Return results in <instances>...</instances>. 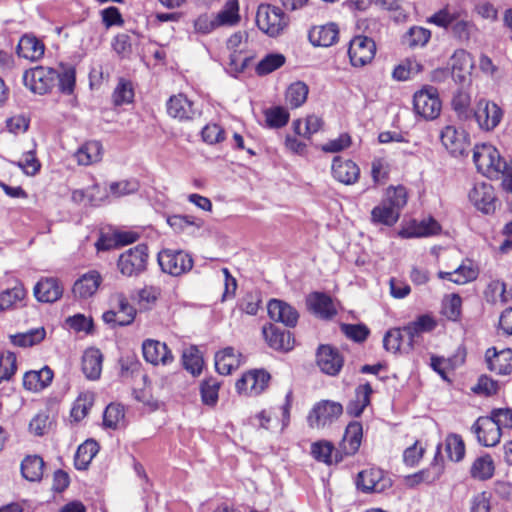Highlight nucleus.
<instances>
[{
	"instance_id": "f257e3e1",
	"label": "nucleus",
	"mask_w": 512,
	"mask_h": 512,
	"mask_svg": "<svg viewBox=\"0 0 512 512\" xmlns=\"http://www.w3.org/2000/svg\"><path fill=\"white\" fill-rule=\"evenodd\" d=\"M465 14L462 10L452 9L445 6L429 17V23L449 31L451 36L462 44H467L478 32L476 24L462 17Z\"/></svg>"
},
{
	"instance_id": "f03ea898",
	"label": "nucleus",
	"mask_w": 512,
	"mask_h": 512,
	"mask_svg": "<svg viewBox=\"0 0 512 512\" xmlns=\"http://www.w3.org/2000/svg\"><path fill=\"white\" fill-rule=\"evenodd\" d=\"M473 161L477 170L488 177L500 175V170H503L508 163L501 158L499 151L495 147L487 144L475 146Z\"/></svg>"
},
{
	"instance_id": "7ed1b4c3",
	"label": "nucleus",
	"mask_w": 512,
	"mask_h": 512,
	"mask_svg": "<svg viewBox=\"0 0 512 512\" xmlns=\"http://www.w3.org/2000/svg\"><path fill=\"white\" fill-rule=\"evenodd\" d=\"M414 112L425 120L436 119L441 112L442 102L437 88L426 85L413 96Z\"/></svg>"
},
{
	"instance_id": "20e7f679",
	"label": "nucleus",
	"mask_w": 512,
	"mask_h": 512,
	"mask_svg": "<svg viewBox=\"0 0 512 512\" xmlns=\"http://www.w3.org/2000/svg\"><path fill=\"white\" fill-rule=\"evenodd\" d=\"M256 23L264 33L275 37L287 27L289 18L279 7L261 4L257 10Z\"/></svg>"
},
{
	"instance_id": "39448f33",
	"label": "nucleus",
	"mask_w": 512,
	"mask_h": 512,
	"mask_svg": "<svg viewBox=\"0 0 512 512\" xmlns=\"http://www.w3.org/2000/svg\"><path fill=\"white\" fill-rule=\"evenodd\" d=\"M57 76L53 68L38 66L24 72L23 83L33 93L43 95L54 86Z\"/></svg>"
},
{
	"instance_id": "423d86ee",
	"label": "nucleus",
	"mask_w": 512,
	"mask_h": 512,
	"mask_svg": "<svg viewBox=\"0 0 512 512\" xmlns=\"http://www.w3.org/2000/svg\"><path fill=\"white\" fill-rule=\"evenodd\" d=\"M343 413V406L339 402L323 400L317 403L308 415L310 427H324L332 423Z\"/></svg>"
},
{
	"instance_id": "0eeeda50",
	"label": "nucleus",
	"mask_w": 512,
	"mask_h": 512,
	"mask_svg": "<svg viewBox=\"0 0 512 512\" xmlns=\"http://www.w3.org/2000/svg\"><path fill=\"white\" fill-rule=\"evenodd\" d=\"M376 44L367 36H356L350 41L348 55L354 67H363L375 56Z\"/></svg>"
},
{
	"instance_id": "6e6552de",
	"label": "nucleus",
	"mask_w": 512,
	"mask_h": 512,
	"mask_svg": "<svg viewBox=\"0 0 512 512\" xmlns=\"http://www.w3.org/2000/svg\"><path fill=\"white\" fill-rule=\"evenodd\" d=\"M166 109L169 116L179 121H191L201 116V110L182 93L171 96Z\"/></svg>"
},
{
	"instance_id": "1a4fd4ad",
	"label": "nucleus",
	"mask_w": 512,
	"mask_h": 512,
	"mask_svg": "<svg viewBox=\"0 0 512 512\" xmlns=\"http://www.w3.org/2000/svg\"><path fill=\"white\" fill-rule=\"evenodd\" d=\"M503 116L501 108L486 99H481L477 103V108L472 114V118H475L479 127L486 131L495 129Z\"/></svg>"
},
{
	"instance_id": "9d476101",
	"label": "nucleus",
	"mask_w": 512,
	"mask_h": 512,
	"mask_svg": "<svg viewBox=\"0 0 512 512\" xmlns=\"http://www.w3.org/2000/svg\"><path fill=\"white\" fill-rule=\"evenodd\" d=\"M470 430L482 446L492 447L500 442L501 432L490 415L478 417Z\"/></svg>"
},
{
	"instance_id": "9b49d317",
	"label": "nucleus",
	"mask_w": 512,
	"mask_h": 512,
	"mask_svg": "<svg viewBox=\"0 0 512 512\" xmlns=\"http://www.w3.org/2000/svg\"><path fill=\"white\" fill-rule=\"evenodd\" d=\"M316 363L323 373L336 376L343 367L344 359L338 349L331 345H320L316 352Z\"/></svg>"
},
{
	"instance_id": "f8f14e48",
	"label": "nucleus",
	"mask_w": 512,
	"mask_h": 512,
	"mask_svg": "<svg viewBox=\"0 0 512 512\" xmlns=\"http://www.w3.org/2000/svg\"><path fill=\"white\" fill-rule=\"evenodd\" d=\"M270 378V374L263 369L252 370L236 382V389L239 393L259 395L267 388Z\"/></svg>"
},
{
	"instance_id": "ddd939ff",
	"label": "nucleus",
	"mask_w": 512,
	"mask_h": 512,
	"mask_svg": "<svg viewBox=\"0 0 512 512\" xmlns=\"http://www.w3.org/2000/svg\"><path fill=\"white\" fill-rule=\"evenodd\" d=\"M262 332L267 344L272 349L282 352L293 349L295 339L290 331L281 328L277 324L270 323L263 326Z\"/></svg>"
},
{
	"instance_id": "4468645a",
	"label": "nucleus",
	"mask_w": 512,
	"mask_h": 512,
	"mask_svg": "<svg viewBox=\"0 0 512 512\" xmlns=\"http://www.w3.org/2000/svg\"><path fill=\"white\" fill-rule=\"evenodd\" d=\"M471 203L483 213L489 214L495 211L496 196L491 184L476 183L469 192Z\"/></svg>"
},
{
	"instance_id": "2eb2a0df",
	"label": "nucleus",
	"mask_w": 512,
	"mask_h": 512,
	"mask_svg": "<svg viewBox=\"0 0 512 512\" xmlns=\"http://www.w3.org/2000/svg\"><path fill=\"white\" fill-rule=\"evenodd\" d=\"M389 485V479L379 468H369L358 473L356 486L364 493H380Z\"/></svg>"
},
{
	"instance_id": "dca6fc26",
	"label": "nucleus",
	"mask_w": 512,
	"mask_h": 512,
	"mask_svg": "<svg viewBox=\"0 0 512 512\" xmlns=\"http://www.w3.org/2000/svg\"><path fill=\"white\" fill-rule=\"evenodd\" d=\"M440 139L444 147L455 157L463 156L469 147L465 131L458 130L454 126H446L441 131Z\"/></svg>"
},
{
	"instance_id": "f3484780",
	"label": "nucleus",
	"mask_w": 512,
	"mask_h": 512,
	"mask_svg": "<svg viewBox=\"0 0 512 512\" xmlns=\"http://www.w3.org/2000/svg\"><path fill=\"white\" fill-rule=\"evenodd\" d=\"M485 361L487 368L498 375L512 374V349L505 348L497 350L496 347H490L485 352Z\"/></svg>"
},
{
	"instance_id": "a211bd4d",
	"label": "nucleus",
	"mask_w": 512,
	"mask_h": 512,
	"mask_svg": "<svg viewBox=\"0 0 512 512\" xmlns=\"http://www.w3.org/2000/svg\"><path fill=\"white\" fill-rule=\"evenodd\" d=\"M144 359L153 365H168L173 362L174 356L168 346L154 339H146L142 343Z\"/></svg>"
},
{
	"instance_id": "6ab92c4d",
	"label": "nucleus",
	"mask_w": 512,
	"mask_h": 512,
	"mask_svg": "<svg viewBox=\"0 0 512 512\" xmlns=\"http://www.w3.org/2000/svg\"><path fill=\"white\" fill-rule=\"evenodd\" d=\"M441 447L442 444H438L434 459L430 464L429 468L407 477V482L410 485L413 486L422 482L431 484L441 477L444 471V460L441 455Z\"/></svg>"
},
{
	"instance_id": "aec40b11",
	"label": "nucleus",
	"mask_w": 512,
	"mask_h": 512,
	"mask_svg": "<svg viewBox=\"0 0 512 512\" xmlns=\"http://www.w3.org/2000/svg\"><path fill=\"white\" fill-rule=\"evenodd\" d=\"M363 436L362 424L358 421L350 422L344 432L343 438L339 444V453L343 458L355 455L361 445Z\"/></svg>"
},
{
	"instance_id": "412c9836",
	"label": "nucleus",
	"mask_w": 512,
	"mask_h": 512,
	"mask_svg": "<svg viewBox=\"0 0 512 512\" xmlns=\"http://www.w3.org/2000/svg\"><path fill=\"white\" fill-rule=\"evenodd\" d=\"M271 320L283 323L287 327L296 326L299 318L297 310L284 301L272 299L267 306Z\"/></svg>"
},
{
	"instance_id": "4be33fe9",
	"label": "nucleus",
	"mask_w": 512,
	"mask_h": 512,
	"mask_svg": "<svg viewBox=\"0 0 512 512\" xmlns=\"http://www.w3.org/2000/svg\"><path fill=\"white\" fill-rule=\"evenodd\" d=\"M471 56L464 49L456 50L451 57L450 75L458 84H464L470 80Z\"/></svg>"
},
{
	"instance_id": "5701e85b",
	"label": "nucleus",
	"mask_w": 512,
	"mask_h": 512,
	"mask_svg": "<svg viewBox=\"0 0 512 512\" xmlns=\"http://www.w3.org/2000/svg\"><path fill=\"white\" fill-rule=\"evenodd\" d=\"M34 295L39 302L54 303L63 294V288L56 278H42L34 286Z\"/></svg>"
},
{
	"instance_id": "b1692460",
	"label": "nucleus",
	"mask_w": 512,
	"mask_h": 512,
	"mask_svg": "<svg viewBox=\"0 0 512 512\" xmlns=\"http://www.w3.org/2000/svg\"><path fill=\"white\" fill-rule=\"evenodd\" d=\"M333 177L346 185L355 183L360 175V169L356 163L351 160H343L336 156L332 162Z\"/></svg>"
},
{
	"instance_id": "393cba45",
	"label": "nucleus",
	"mask_w": 512,
	"mask_h": 512,
	"mask_svg": "<svg viewBox=\"0 0 512 512\" xmlns=\"http://www.w3.org/2000/svg\"><path fill=\"white\" fill-rule=\"evenodd\" d=\"M102 282L99 272L91 270L83 274L73 285V294L80 299L92 297Z\"/></svg>"
},
{
	"instance_id": "a878e982",
	"label": "nucleus",
	"mask_w": 512,
	"mask_h": 512,
	"mask_svg": "<svg viewBox=\"0 0 512 512\" xmlns=\"http://www.w3.org/2000/svg\"><path fill=\"white\" fill-rule=\"evenodd\" d=\"M479 274V267L471 258H466L462 264L452 272H440L442 279H447L456 284H465L473 281Z\"/></svg>"
},
{
	"instance_id": "bb28decb",
	"label": "nucleus",
	"mask_w": 512,
	"mask_h": 512,
	"mask_svg": "<svg viewBox=\"0 0 512 512\" xmlns=\"http://www.w3.org/2000/svg\"><path fill=\"white\" fill-rule=\"evenodd\" d=\"M339 30L336 24L329 23L313 27L308 34L309 41L314 46L329 47L338 40Z\"/></svg>"
},
{
	"instance_id": "cd10ccee",
	"label": "nucleus",
	"mask_w": 512,
	"mask_h": 512,
	"mask_svg": "<svg viewBox=\"0 0 512 512\" xmlns=\"http://www.w3.org/2000/svg\"><path fill=\"white\" fill-rule=\"evenodd\" d=\"M311 455L315 460L323 462L326 465L338 464L343 461V456L339 453V448L335 449L334 445L327 440H320L312 443Z\"/></svg>"
},
{
	"instance_id": "c85d7f7f",
	"label": "nucleus",
	"mask_w": 512,
	"mask_h": 512,
	"mask_svg": "<svg viewBox=\"0 0 512 512\" xmlns=\"http://www.w3.org/2000/svg\"><path fill=\"white\" fill-rule=\"evenodd\" d=\"M53 376V371L48 366L39 371H28L24 374L23 386L29 391L38 392L51 384Z\"/></svg>"
},
{
	"instance_id": "c756f323",
	"label": "nucleus",
	"mask_w": 512,
	"mask_h": 512,
	"mask_svg": "<svg viewBox=\"0 0 512 512\" xmlns=\"http://www.w3.org/2000/svg\"><path fill=\"white\" fill-rule=\"evenodd\" d=\"M45 46L42 41L33 35H24L21 37L18 46L17 53L20 57L31 61H37L44 55Z\"/></svg>"
},
{
	"instance_id": "7c9ffc66",
	"label": "nucleus",
	"mask_w": 512,
	"mask_h": 512,
	"mask_svg": "<svg viewBox=\"0 0 512 512\" xmlns=\"http://www.w3.org/2000/svg\"><path fill=\"white\" fill-rule=\"evenodd\" d=\"M103 355L97 348H88L82 356V371L87 379L96 380L102 371Z\"/></svg>"
},
{
	"instance_id": "2f4dec72",
	"label": "nucleus",
	"mask_w": 512,
	"mask_h": 512,
	"mask_svg": "<svg viewBox=\"0 0 512 512\" xmlns=\"http://www.w3.org/2000/svg\"><path fill=\"white\" fill-rule=\"evenodd\" d=\"M307 305L319 317L330 319L336 314L331 298L320 292H314L307 298Z\"/></svg>"
},
{
	"instance_id": "473e14b6",
	"label": "nucleus",
	"mask_w": 512,
	"mask_h": 512,
	"mask_svg": "<svg viewBox=\"0 0 512 512\" xmlns=\"http://www.w3.org/2000/svg\"><path fill=\"white\" fill-rule=\"evenodd\" d=\"M239 366L238 356L232 347H226L215 354V368L221 375H229Z\"/></svg>"
},
{
	"instance_id": "72a5a7b5",
	"label": "nucleus",
	"mask_w": 512,
	"mask_h": 512,
	"mask_svg": "<svg viewBox=\"0 0 512 512\" xmlns=\"http://www.w3.org/2000/svg\"><path fill=\"white\" fill-rule=\"evenodd\" d=\"M45 462L38 455H28L21 463V473L31 482L40 481L43 477Z\"/></svg>"
},
{
	"instance_id": "f704fd0d",
	"label": "nucleus",
	"mask_w": 512,
	"mask_h": 512,
	"mask_svg": "<svg viewBox=\"0 0 512 512\" xmlns=\"http://www.w3.org/2000/svg\"><path fill=\"white\" fill-rule=\"evenodd\" d=\"M157 262L164 273L180 276L193 267V258H157Z\"/></svg>"
},
{
	"instance_id": "c9c22d12",
	"label": "nucleus",
	"mask_w": 512,
	"mask_h": 512,
	"mask_svg": "<svg viewBox=\"0 0 512 512\" xmlns=\"http://www.w3.org/2000/svg\"><path fill=\"white\" fill-rule=\"evenodd\" d=\"M99 446L96 441L90 439L82 443L74 456V465L77 470H85L88 468L92 459L98 453Z\"/></svg>"
},
{
	"instance_id": "e433bc0d",
	"label": "nucleus",
	"mask_w": 512,
	"mask_h": 512,
	"mask_svg": "<svg viewBox=\"0 0 512 512\" xmlns=\"http://www.w3.org/2000/svg\"><path fill=\"white\" fill-rule=\"evenodd\" d=\"M495 464L489 454L477 457L470 468V475L477 480H488L494 475Z\"/></svg>"
},
{
	"instance_id": "4c0bfd02",
	"label": "nucleus",
	"mask_w": 512,
	"mask_h": 512,
	"mask_svg": "<svg viewBox=\"0 0 512 512\" xmlns=\"http://www.w3.org/2000/svg\"><path fill=\"white\" fill-rule=\"evenodd\" d=\"M102 145L98 141H89L83 144L75 153L80 165H91L101 160Z\"/></svg>"
},
{
	"instance_id": "58836bf2",
	"label": "nucleus",
	"mask_w": 512,
	"mask_h": 512,
	"mask_svg": "<svg viewBox=\"0 0 512 512\" xmlns=\"http://www.w3.org/2000/svg\"><path fill=\"white\" fill-rule=\"evenodd\" d=\"M308 93V85L302 81H296L287 88L286 101L291 108H298L306 102Z\"/></svg>"
},
{
	"instance_id": "ea45409f",
	"label": "nucleus",
	"mask_w": 512,
	"mask_h": 512,
	"mask_svg": "<svg viewBox=\"0 0 512 512\" xmlns=\"http://www.w3.org/2000/svg\"><path fill=\"white\" fill-rule=\"evenodd\" d=\"M239 5L237 0H228L221 11L215 15V21L219 27L233 26L240 20Z\"/></svg>"
},
{
	"instance_id": "a19ab883",
	"label": "nucleus",
	"mask_w": 512,
	"mask_h": 512,
	"mask_svg": "<svg viewBox=\"0 0 512 512\" xmlns=\"http://www.w3.org/2000/svg\"><path fill=\"white\" fill-rule=\"evenodd\" d=\"M46 331L43 327L31 329L25 333L11 335L12 344L19 347H31L44 340Z\"/></svg>"
},
{
	"instance_id": "79ce46f5",
	"label": "nucleus",
	"mask_w": 512,
	"mask_h": 512,
	"mask_svg": "<svg viewBox=\"0 0 512 512\" xmlns=\"http://www.w3.org/2000/svg\"><path fill=\"white\" fill-rule=\"evenodd\" d=\"M471 98L468 92L458 90L452 98V108L461 120L472 119Z\"/></svg>"
},
{
	"instance_id": "37998d69",
	"label": "nucleus",
	"mask_w": 512,
	"mask_h": 512,
	"mask_svg": "<svg viewBox=\"0 0 512 512\" xmlns=\"http://www.w3.org/2000/svg\"><path fill=\"white\" fill-rule=\"evenodd\" d=\"M372 220L377 223L391 226L395 224L399 218V212L393 206L385 201L373 208L371 212Z\"/></svg>"
},
{
	"instance_id": "c03bdc74",
	"label": "nucleus",
	"mask_w": 512,
	"mask_h": 512,
	"mask_svg": "<svg viewBox=\"0 0 512 512\" xmlns=\"http://www.w3.org/2000/svg\"><path fill=\"white\" fill-rule=\"evenodd\" d=\"M444 446L447 456L451 461L459 462L464 458L465 443L459 434L451 433L447 435Z\"/></svg>"
},
{
	"instance_id": "a18cd8bd",
	"label": "nucleus",
	"mask_w": 512,
	"mask_h": 512,
	"mask_svg": "<svg viewBox=\"0 0 512 512\" xmlns=\"http://www.w3.org/2000/svg\"><path fill=\"white\" fill-rule=\"evenodd\" d=\"M125 409L121 404H109L103 414V424L107 428L117 429L124 425Z\"/></svg>"
},
{
	"instance_id": "49530a36",
	"label": "nucleus",
	"mask_w": 512,
	"mask_h": 512,
	"mask_svg": "<svg viewBox=\"0 0 512 512\" xmlns=\"http://www.w3.org/2000/svg\"><path fill=\"white\" fill-rule=\"evenodd\" d=\"M440 225L433 218L424 219L420 222L414 221L407 229L409 237H427L438 233Z\"/></svg>"
},
{
	"instance_id": "de8ad7c7",
	"label": "nucleus",
	"mask_w": 512,
	"mask_h": 512,
	"mask_svg": "<svg viewBox=\"0 0 512 512\" xmlns=\"http://www.w3.org/2000/svg\"><path fill=\"white\" fill-rule=\"evenodd\" d=\"M146 258H118L117 267L128 277L138 276L146 270Z\"/></svg>"
},
{
	"instance_id": "09e8293b",
	"label": "nucleus",
	"mask_w": 512,
	"mask_h": 512,
	"mask_svg": "<svg viewBox=\"0 0 512 512\" xmlns=\"http://www.w3.org/2000/svg\"><path fill=\"white\" fill-rule=\"evenodd\" d=\"M462 299L458 294H451L443 299L441 313L448 320L456 322L461 317Z\"/></svg>"
},
{
	"instance_id": "8fccbe9b",
	"label": "nucleus",
	"mask_w": 512,
	"mask_h": 512,
	"mask_svg": "<svg viewBox=\"0 0 512 512\" xmlns=\"http://www.w3.org/2000/svg\"><path fill=\"white\" fill-rule=\"evenodd\" d=\"M182 361L184 368L193 376H197L202 372L203 359L197 348L191 347L184 351Z\"/></svg>"
},
{
	"instance_id": "3c124183",
	"label": "nucleus",
	"mask_w": 512,
	"mask_h": 512,
	"mask_svg": "<svg viewBox=\"0 0 512 512\" xmlns=\"http://www.w3.org/2000/svg\"><path fill=\"white\" fill-rule=\"evenodd\" d=\"M284 63V55L280 53L268 54L257 64L256 72L260 76L267 75L282 67Z\"/></svg>"
},
{
	"instance_id": "603ef678",
	"label": "nucleus",
	"mask_w": 512,
	"mask_h": 512,
	"mask_svg": "<svg viewBox=\"0 0 512 512\" xmlns=\"http://www.w3.org/2000/svg\"><path fill=\"white\" fill-rule=\"evenodd\" d=\"M220 383L215 378H208L200 385L202 402L208 406H215L218 401Z\"/></svg>"
},
{
	"instance_id": "864d4df0",
	"label": "nucleus",
	"mask_w": 512,
	"mask_h": 512,
	"mask_svg": "<svg viewBox=\"0 0 512 512\" xmlns=\"http://www.w3.org/2000/svg\"><path fill=\"white\" fill-rule=\"evenodd\" d=\"M112 98L113 103L116 106L131 103L134 98V90L132 84L129 81L120 79L113 92Z\"/></svg>"
},
{
	"instance_id": "5fc2aeb1",
	"label": "nucleus",
	"mask_w": 512,
	"mask_h": 512,
	"mask_svg": "<svg viewBox=\"0 0 512 512\" xmlns=\"http://www.w3.org/2000/svg\"><path fill=\"white\" fill-rule=\"evenodd\" d=\"M264 114L266 123L271 128H281L289 121L288 111L281 106L267 109Z\"/></svg>"
},
{
	"instance_id": "6e6d98bb",
	"label": "nucleus",
	"mask_w": 512,
	"mask_h": 512,
	"mask_svg": "<svg viewBox=\"0 0 512 512\" xmlns=\"http://www.w3.org/2000/svg\"><path fill=\"white\" fill-rule=\"evenodd\" d=\"M16 355L7 351L0 355V383L3 380H10L17 370Z\"/></svg>"
},
{
	"instance_id": "4d7b16f0",
	"label": "nucleus",
	"mask_w": 512,
	"mask_h": 512,
	"mask_svg": "<svg viewBox=\"0 0 512 512\" xmlns=\"http://www.w3.org/2000/svg\"><path fill=\"white\" fill-rule=\"evenodd\" d=\"M115 299L118 306L117 313L124 314V318H118V325L127 326L131 324L136 315L135 308L132 305H130L127 298L123 294H117Z\"/></svg>"
},
{
	"instance_id": "13d9d810",
	"label": "nucleus",
	"mask_w": 512,
	"mask_h": 512,
	"mask_svg": "<svg viewBox=\"0 0 512 512\" xmlns=\"http://www.w3.org/2000/svg\"><path fill=\"white\" fill-rule=\"evenodd\" d=\"M25 297V290L23 287L16 286L12 289H7L0 293V311H5L13 307L18 301L23 300Z\"/></svg>"
},
{
	"instance_id": "bf43d9fd",
	"label": "nucleus",
	"mask_w": 512,
	"mask_h": 512,
	"mask_svg": "<svg viewBox=\"0 0 512 512\" xmlns=\"http://www.w3.org/2000/svg\"><path fill=\"white\" fill-rule=\"evenodd\" d=\"M120 375L123 378L133 377L140 372L141 362L133 354L122 356L119 359Z\"/></svg>"
},
{
	"instance_id": "052dcab7",
	"label": "nucleus",
	"mask_w": 512,
	"mask_h": 512,
	"mask_svg": "<svg viewBox=\"0 0 512 512\" xmlns=\"http://www.w3.org/2000/svg\"><path fill=\"white\" fill-rule=\"evenodd\" d=\"M430 38V30L419 26L411 27L406 35V41L410 47H422L428 43Z\"/></svg>"
},
{
	"instance_id": "680f3d73",
	"label": "nucleus",
	"mask_w": 512,
	"mask_h": 512,
	"mask_svg": "<svg viewBox=\"0 0 512 512\" xmlns=\"http://www.w3.org/2000/svg\"><path fill=\"white\" fill-rule=\"evenodd\" d=\"M404 343L406 340L400 328L390 329L383 338V346L387 351L397 352Z\"/></svg>"
},
{
	"instance_id": "e2e57ef3",
	"label": "nucleus",
	"mask_w": 512,
	"mask_h": 512,
	"mask_svg": "<svg viewBox=\"0 0 512 512\" xmlns=\"http://www.w3.org/2000/svg\"><path fill=\"white\" fill-rule=\"evenodd\" d=\"M14 164L17 165L26 175L31 176L38 173L41 167L34 151H28L24 153L22 158Z\"/></svg>"
},
{
	"instance_id": "0e129e2a",
	"label": "nucleus",
	"mask_w": 512,
	"mask_h": 512,
	"mask_svg": "<svg viewBox=\"0 0 512 512\" xmlns=\"http://www.w3.org/2000/svg\"><path fill=\"white\" fill-rule=\"evenodd\" d=\"M201 136L204 142L213 145L225 139V131L218 124L209 123L202 129Z\"/></svg>"
},
{
	"instance_id": "69168bd1",
	"label": "nucleus",
	"mask_w": 512,
	"mask_h": 512,
	"mask_svg": "<svg viewBox=\"0 0 512 512\" xmlns=\"http://www.w3.org/2000/svg\"><path fill=\"white\" fill-rule=\"evenodd\" d=\"M66 324L76 332H85L90 334L93 330L92 318H87L83 314H75L66 319Z\"/></svg>"
},
{
	"instance_id": "338daca9",
	"label": "nucleus",
	"mask_w": 512,
	"mask_h": 512,
	"mask_svg": "<svg viewBox=\"0 0 512 512\" xmlns=\"http://www.w3.org/2000/svg\"><path fill=\"white\" fill-rule=\"evenodd\" d=\"M160 295L159 289L153 286H146L137 293V301L141 308L149 309L155 304Z\"/></svg>"
},
{
	"instance_id": "774afa93",
	"label": "nucleus",
	"mask_w": 512,
	"mask_h": 512,
	"mask_svg": "<svg viewBox=\"0 0 512 512\" xmlns=\"http://www.w3.org/2000/svg\"><path fill=\"white\" fill-rule=\"evenodd\" d=\"M490 417L498 426V430L502 433V429L512 428V409L510 408H498L493 409L490 413Z\"/></svg>"
}]
</instances>
